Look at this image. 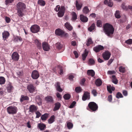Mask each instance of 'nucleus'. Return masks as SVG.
I'll list each match as a JSON object with an SVG mask.
<instances>
[{"label": "nucleus", "instance_id": "obj_13", "mask_svg": "<svg viewBox=\"0 0 132 132\" xmlns=\"http://www.w3.org/2000/svg\"><path fill=\"white\" fill-rule=\"evenodd\" d=\"M12 57L14 61H17L19 59V56L16 52H14L12 54Z\"/></svg>", "mask_w": 132, "mask_h": 132}, {"label": "nucleus", "instance_id": "obj_31", "mask_svg": "<svg viewBox=\"0 0 132 132\" xmlns=\"http://www.w3.org/2000/svg\"><path fill=\"white\" fill-rule=\"evenodd\" d=\"M87 73L88 74L91 75L92 77H93L95 75V72L93 70H88Z\"/></svg>", "mask_w": 132, "mask_h": 132}, {"label": "nucleus", "instance_id": "obj_45", "mask_svg": "<svg viewBox=\"0 0 132 132\" xmlns=\"http://www.w3.org/2000/svg\"><path fill=\"white\" fill-rule=\"evenodd\" d=\"M93 43V42L92 39L91 38H89L88 39L86 45L87 46H89L90 44H92Z\"/></svg>", "mask_w": 132, "mask_h": 132}, {"label": "nucleus", "instance_id": "obj_18", "mask_svg": "<svg viewBox=\"0 0 132 132\" xmlns=\"http://www.w3.org/2000/svg\"><path fill=\"white\" fill-rule=\"evenodd\" d=\"M10 34L9 32L7 31H4L2 33V37L4 40L7 38L9 36Z\"/></svg>", "mask_w": 132, "mask_h": 132}, {"label": "nucleus", "instance_id": "obj_22", "mask_svg": "<svg viewBox=\"0 0 132 132\" xmlns=\"http://www.w3.org/2000/svg\"><path fill=\"white\" fill-rule=\"evenodd\" d=\"M107 89L108 91L110 94H111L112 93V91H114L115 89V88L114 87H111V85L107 86Z\"/></svg>", "mask_w": 132, "mask_h": 132}, {"label": "nucleus", "instance_id": "obj_36", "mask_svg": "<svg viewBox=\"0 0 132 132\" xmlns=\"http://www.w3.org/2000/svg\"><path fill=\"white\" fill-rule=\"evenodd\" d=\"M48 114L47 113H45L42 116L41 118L42 120H46L48 118Z\"/></svg>", "mask_w": 132, "mask_h": 132}, {"label": "nucleus", "instance_id": "obj_61", "mask_svg": "<svg viewBox=\"0 0 132 132\" xmlns=\"http://www.w3.org/2000/svg\"><path fill=\"white\" fill-rule=\"evenodd\" d=\"M13 1V0H6V4L7 5L8 4L12 3Z\"/></svg>", "mask_w": 132, "mask_h": 132}, {"label": "nucleus", "instance_id": "obj_64", "mask_svg": "<svg viewBox=\"0 0 132 132\" xmlns=\"http://www.w3.org/2000/svg\"><path fill=\"white\" fill-rule=\"evenodd\" d=\"M56 95L57 97L60 99H61L62 97L61 95H60L59 93H57L56 94Z\"/></svg>", "mask_w": 132, "mask_h": 132}, {"label": "nucleus", "instance_id": "obj_33", "mask_svg": "<svg viewBox=\"0 0 132 132\" xmlns=\"http://www.w3.org/2000/svg\"><path fill=\"white\" fill-rule=\"evenodd\" d=\"M88 54V52L86 51V50H85V52L82 54V58L83 61L85 60V59L86 58L87 55Z\"/></svg>", "mask_w": 132, "mask_h": 132}, {"label": "nucleus", "instance_id": "obj_1", "mask_svg": "<svg viewBox=\"0 0 132 132\" xmlns=\"http://www.w3.org/2000/svg\"><path fill=\"white\" fill-rule=\"evenodd\" d=\"M103 28L105 34L111 37L114 31V29L113 26L110 24L106 23L103 26Z\"/></svg>", "mask_w": 132, "mask_h": 132}, {"label": "nucleus", "instance_id": "obj_24", "mask_svg": "<svg viewBox=\"0 0 132 132\" xmlns=\"http://www.w3.org/2000/svg\"><path fill=\"white\" fill-rule=\"evenodd\" d=\"M76 5L78 10H79L81 8L82 4L80 2H78L77 1H76Z\"/></svg>", "mask_w": 132, "mask_h": 132}, {"label": "nucleus", "instance_id": "obj_41", "mask_svg": "<svg viewBox=\"0 0 132 132\" xmlns=\"http://www.w3.org/2000/svg\"><path fill=\"white\" fill-rule=\"evenodd\" d=\"M38 4L40 5L44 6L45 4V2L42 0H39L38 2Z\"/></svg>", "mask_w": 132, "mask_h": 132}, {"label": "nucleus", "instance_id": "obj_47", "mask_svg": "<svg viewBox=\"0 0 132 132\" xmlns=\"http://www.w3.org/2000/svg\"><path fill=\"white\" fill-rule=\"evenodd\" d=\"M125 43L129 44L130 45L132 44V39H130L126 41Z\"/></svg>", "mask_w": 132, "mask_h": 132}, {"label": "nucleus", "instance_id": "obj_38", "mask_svg": "<svg viewBox=\"0 0 132 132\" xmlns=\"http://www.w3.org/2000/svg\"><path fill=\"white\" fill-rule=\"evenodd\" d=\"M67 126L68 128L70 129L72 128L73 127V125L72 123L70 122H67Z\"/></svg>", "mask_w": 132, "mask_h": 132}, {"label": "nucleus", "instance_id": "obj_43", "mask_svg": "<svg viewBox=\"0 0 132 132\" xmlns=\"http://www.w3.org/2000/svg\"><path fill=\"white\" fill-rule=\"evenodd\" d=\"M115 16L116 18H119L120 17L119 11H116L115 14Z\"/></svg>", "mask_w": 132, "mask_h": 132}, {"label": "nucleus", "instance_id": "obj_6", "mask_svg": "<svg viewBox=\"0 0 132 132\" xmlns=\"http://www.w3.org/2000/svg\"><path fill=\"white\" fill-rule=\"evenodd\" d=\"M55 33L56 35L58 36L63 35L66 37L68 36V34L65 33L63 31L60 29H57L55 30Z\"/></svg>", "mask_w": 132, "mask_h": 132}, {"label": "nucleus", "instance_id": "obj_58", "mask_svg": "<svg viewBox=\"0 0 132 132\" xmlns=\"http://www.w3.org/2000/svg\"><path fill=\"white\" fill-rule=\"evenodd\" d=\"M86 80L85 78H83L81 79L80 82V84L82 85H84L85 82Z\"/></svg>", "mask_w": 132, "mask_h": 132}, {"label": "nucleus", "instance_id": "obj_50", "mask_svg": "<svg viewBox=\"0 0 132 132\" xmlns=\"http://www.w3.org/2000/svg\"><path fill=\"white\" fill-rule=\"evenodd\" d=\"M94 61L92 59H90L89 61V63L90 65H92L94 64Z\"/></svg>", "mask_w": 132, "mask_h": 132}, {"label": "nucleus", "instance_id": "obj_16", "mask_svg": "<svg viewBox=\"0 0 132 132\" xmlns=\"http://www.w3.org/2000/svg\"><path fill=\"white\" fill-rule=\"evenodd\" d=\"M55 86L57 91L59 92H62L63 91L62 89L60 87V82H57L55 84Z\"/></svg>", "mask_w": 132, "mask_h": 132}, {"label": "nucleus", "instance_id": "obj_54", "mask_svg": "<svg viewBox=\"0 0 132 132\" xmlns=\"http://www.w3.org/2000/svg\"><path fill=\"white\" fill-rule=\"evenodd\" d=\"M15 40L16 41H21L22 39L20 37H16L15 39Z\"/></svg>", "mask_w": 132, "mask_h": 132}, {"label": "nucleus", "instance_id": "obj_57", "mask_svg": "<svg viewBox=\"0 0 132 132\" xmlns=\"http://www.w3.org/2000/svg\"><path fill=\"white\" fill-rule=\"evenodd\" d=\"M74 77L71 74L69 75L68 78L70 80H72Z\"/></svg>", "mask_w": 132, "mask_h": 132}, {"label": "nucleus", "instance_id": "obj_2", "mask_svg": "<svg viewBox=\"0 0 132 132\" xmlns=\"http://www.w3.org/2000/svg\"><path fill=\"white\" fill-rule=\"evenodd\" d=\"M17 14L20 17H22L23 15V10L26 8L25 4L22 2H19L17 5Z\"/></svg>", "mask_w": 132, "mask_h": 132}, {"label": "nucleus", "instance_id": "obj_9", "mask_svg": "<svg viewBox=\"0 0 132 132\" xmlns=\"http://www.w3.org/2000/svg\"><path fill=\"white\" fill-rule=\"evenodd\" d=\"M39 76V74L37 70H34L32 71L31 74V77L33 79H37L38 78Z\"/></svg>", "mask_w": 132, "mask_h": 132}, {"label": "nucleus", "instance_id": "obj_37", "mask_svg": "<svg viewBox=\"0 0 132 132\" xmlns=\"http://www.w3.org/2000/svg\"><path fill=\"white\" fill-rule=\"evenodd\" d=\"M95 27V25L94 23H93L92 24L91 26L88 28V30L90 32H91L94 29Z\"/></svg>", "mask_w": 132, "mask_h": 132}, {"label": "nucleus", "instance_id": "obj_14", "mask_svg": "<svg viewBox=\"0 0 132 132\" xmlns=\"http://www.w3.org/2000/svg\"><path fill=\"white\" fill-rule=\"evenodd\" d=\"M104 49V47L101 45H98L93 48V50L96 52H98L100 51L103 50Z\"/></svg>", "mask_w": 132, "mask_h": 132}, {"label": "nucleus", "instance_id": "obj_26", "mask_svg": "<svg viewBox=\"0 0 132 132\" xmlns=\"http://www.w3.org/2000/svg\"><path fill=\"white\" fill-rule=\"evenodd\" d=\"M95 83L97 86H100L102 85V81L100 79H97L96 80Z\"/></svg>", "mask_w": 132, "mask_h": 132}, {"label": "nucleus", "instance_id": "obj_34", "mask_svg": "<svg viewBox=\"0 0 132 132\" xmlns=\"http://www.w3.org/2000/svg\"><path fill=\"white\" fill-rule=\"evenodd\" d=\"M82 11L85 14H87L88 13L89 11L87 6H85L83 9Z\"/></svg>", "mask_w": 132, "mask_h": 132}, {"label": "nucleus", "instance_id": "obj_12", "mask_svg": "<svg viewBox=\"0 0 132 132\" xmlns=\"http://www.w3.org/2000/svg\"><path fill=\"white\" fill-rule=\"evenodd\" d=\"M65 8L64 6H61L60 8V10L58 13V15L59 17L63 16L64 14Z\"/></svg>", "mask_w": 132, "mask_h": 132}, {"label": "nucleus", "instance_id": "obj_60", "mask_svg": "<svg viewBox=\"0 0 132 132\" xmlns=\"http://www.w3.org/2000/svg\"><path fill=\"white\" fill-rule=\"evenodd\" d=\"M108 4L109 6L111 7L112 6L113 3L111 0H109Z\"/></svg>", "mask_w": 132, "mask_h": 132}, {"label": "nucleus", "instance_id": "obj_20", "mask_svg": "<svg viewBox=\"0 0 132 132\" xmlns=\"http://www.w3.org/2000/svg\"><path fill=\"white\" fill-rule=\"evenodd\" d=\"M29 99V97L27 96L22 95L21 96L20 101L21 102L24 101H28Z\"/></svg>", "mask_w": 132, "mask_h": 132}, {"label": "nucleus", "instance_id": "obj_21", "mask_svg": "<svg viewBox=\"0 0 132 132\" xmlns=\"http://www.w3.org/2000/svg\"><path fill=\"white\" fill-rule=\"evenodd\" d=\"M45 100L48 102L53 103L54 102L53 98L51 96H48L46 97Z\"/></svg>", "mask_w": 132, "mask_h": 132}, {"label": "nucleus", "instance_id": "obj_51", "mask_svg": "<svg viewBox=\"0 0 132 132\" xmlns=\"http://www.w3.org/2000/svg\"><path fill=\"white\" fill-rule=\"evenodd\" d=\"M92 94H93V95L94 96H97V92L96 90L95 89H93L92 90Z\"/></svg>", "mask_w": 132, "mask_h": 132}, {"label": "nucleus", "instance_id": "obj_23", "mask_svg": "<svg viewBox=\"0 0 132 132\" xmlns=\"http://www.w3.org/2000/svg\"><path fill=\"white\" fill-rule=\"evenodd\" d=\"M80 20L81 21L84 22H86L88 21V19L86 16L81 14L80 15Z\"/></svg>", "mask_w": 132, "mask_h": 132}, {"label": "nucleus", "instance_id": "obj_49", "mask_svg": "<svg viewBox=\"0 0 132 132\" xmlns=\"http://www.w3.org/2000/svg\"><path fill=\"white\" fill-rule=\"evenodd\" d=\"M97 25L98 27H101L102 26L101 21L100 20H98L97 22Z\"/></svg>", "mask_w": 132, "mask_h": 132}, {"label": "nucleus", "instance_id": "obj_29", "mask_svg": "<svg viewBox=\"0 0 132 132\" xmlns=\"http://www.w3.org/2000/svg\"><path fill=\"white\" fill-rule=\"evenodd\" d=\"M112 81L114 84H116L118 83V80L115 75H113L112 76Z\"/></svg>", "mask_w": 132, "mask_h": 132}, {"label": "nucleus", "instance_id": "obj_56", "mask_svg": "<svg viewBox=\"0 0 132 132\" xmlns=\"http://www.w3.org/2000/svg\"><path fill=\"white\" fill-rule=\"evenodd\" d=\"M60 7L59 5H57L55 8L54 9V10L56 12H58L59 10H60Z\"/></svg>", "mask_w": 132, "mask_h": 132}, {"label": "nucleus", "instance_id": "obj_25", "mask_svg": "<svg viewBox=\"0 0 132 132\" xmlns=\"http://www.w3.org/2000/svg\"><path fill=\"white\" fill-rule=\"evenodd\" d=\"M38 127L39 129L41 130H44L46 128L45 125L43 123H39L38 124Z\"/></svg>", "mask_w": 132, "mask_h": 132}, {"label": "nucleus", "instance_id": "obj_32", "mask_svg": "<svg viewBox=\"0 0 132 132\" xmlns=\"http://www.w3.org/2000/svg\"><path fill=\"white\" fill-rule=\"evenodd\" d=\"M63 97L65 100H68L70 98L71 96L69 94L67 93L64 94Z\"/></svg>", "mask_w": 132, "mask_h": 132}, {"label": "nucleus", "instance_id": "obj_28", "mask_svg": "<svg viewBox=\"0 0 132 132\" xmlns=\"http://www.w3.org/2000/svg\"><path fill=\"white\" fill-rule=\"evenodd\" d=\"M55 118L54 115L52 116L48 120V123L49 124H51L54 121V119Z\"/></svg>", "mask_w": 132, "mask_h": 132}, {"label": "nucleus", "instance_id": "obj_17", "mask_svg": "<svg viewBox=\"0 0 132 132\" xmlns=\"http://www.w3.org/2000/svg\"><path fill=\"white\" fill-rule=\"evenodd\" d=\"M37 107L34 105H31L29 107V112L32 113L37 110Z\"/></svg>", "mask_w": 132, "mask_h": 132}, {"label": "nucleus", "instance_id": "obj_5", "mask_svg": "<svg viewBox=\"0 0 132 132\" xmlns=\"http://www.w3.org/2000/svg\"><path fill=\"white\" fill-rule=\"evenodd\" d=\"M39 27L38 25L35 24L32 25L30 27V30L34 33H37L40 30Z\"/></svg>", "mask_w": 132, "mask_h": 132}, {"label": "nucleus", "instance_id": "obj_8", "mask_svg": "<svg viewBox=\"0 0 132 132\" xmlns=\"http://www.w3.org/2000/svg\"><path fill=\"white\" fill-rule=\"evenodd\" d=\"M111 54L108 51H105L102 54V56L103 59L105 60H108L110 58Z\"/></svg>", "mask_w": 132, "mask_h": 132}, {"label": "nucleus", "instance_id": "obj_30", "mask_svg": "<svg viewBox=\"0 0 132 132\" xmlns=\"http://www.w3.org/2000/svg\"><path fill=\"white\" fill-rule=\"evenodd\" d=\"M5 78L3 77H0V84H4L5 82Z\"/></svg>", "mask_w": 132, "mask_h": 132}, {"label": "nucleus", "instance_id": "obj_48", "mask_svg": "<svg viewBox=\"0 0 132 132\" xmlns=\"http://www.w3.org/2000/svg\"><path fill=\"white\" fill-rule=\"evenodd\" d=\"M76 104V102L75 101L73 102L69 106V108H73Z\"/></svg>", "mask_w": 132, "mask_h": 132}, {"label": "nucleus", "instance_id": "obj_46", "mask_svg": "<svg viewBox=\"0 0 132 132\" xmlns=\"http://www.w3.org/2000/svg\"><path fill=\"white\" fill-rule=\"evenodd\" d=\"M119 71L121 72L124 73L125 71V69L123 67H120L119 68Z\"/></svg>", "mask_w": 132, "mask_h": 132}, {"label": "nucleus", "instance_id": "obj_59", "mask_svg": "<svg viewBox=\"0 0 132 132\" xmlns=\"http://www.w3.org/2000/svg\"><path fill=\"white\" fill-rule=\"evenodd\" d=\"M121 7L124 10H127V8L125 5V4L124 3H123L121 5Z\"/></svg>", "mask_w": 132, "mask_h": 132}, {"label": "nucleus", "instance_id": "obj_42", "mask_svg": "<svg viewBox=\"0 0 132 132\" xmlns=\"http://www.w3.org/2000/svg\"><path fill=\"white\" fill-rule=\"evenodd\" d=\"M116 97L118 99L120 98L123 97V96L122 94L118 92L116 95Z\"/></svg>", "mask_w": 132, "mask_h": 132}, {"label": "nucleus", "instance_id": "obj_44", "mask_svg": "<svg viewBox=\"0 0 132 132\" xmlns=\"http://www.w3.org/2000/svg\"><path fill=\"white\" fill-rule=\"evenodd\" d=\"M82 89L80 87H77L75 89V91L77 93H79L81 91Z\"/></svg>", "mask_w": 132, "mask_h": 132}, {"label": "nucleus", "instance_id": "obj_62", "mask_svg": "<svg viewBox=\"0 0 132 132\" xmlns=\"http://www.w3.org/2000/svg\"><path fill=\"white\" fill-rule=\"evenodd\" d=\"M115 72L114 71H109L108 72V74L110 75L115 74Z\"/></svg>", "mask_w": 132, "mask_h": 132}, {"label": "nucleus", "instance_id": "obj_40", "mask_svg": "<svg viewBox=\"0 0 132 132\" xmlns=\"http://www.w3.org/2000/svg\"><path fill=\"white\" fill-rule=\"evenodd\" d=\"M72 20H76L77 19V15L76 13L74 12H73L72 13Z\"/></svg>", "mask_w": 132, "mask_h": 132}, {"label": "nucleus", "instance_id": "obj_19", "mask_svg": "<svg viewBox=\"0 0 132 132\" xmlns=\"http://www.w3.org/2000/svg\"><path fill=\"white\" fill-rule=\"evenodd\" d=\"M55 107L53 109V111H54L58 110L60 108L61 105L59 102H57L55 104Z\"/></svg>", "mask_w": 132, "mask_h": 132}, {"label": "nucleus", "instance_id": "obj_11", "mask_svg": "<svg viewBox=\"0 0 132 132\" xmlns=\"http://www.w3.org/2000/svg\"><path fill=\"white\" fill-rule=\"evenodd\" d=\"M90 98V93L87 92H85L82 97V100L83 101H85L87 99L89 100Z\"/></svg>", "mask_w": 132, "mask_h": 132}, {"label": "nucleus", "instance_id": "obj_4", "mask_svg": "<svg viewBox=\"0 0 132 132\" xmlns=\"http://www.w3.org/2000/svg\"><path fill=\"white\" fill-rule=\"evenodd\" d=\"M18 110L17 108L14 106H10L7 108V112L9 114H16Z\"/></svg>", "mask_w": 132, "mask_h": 132}, {"label": "nucleus", "instance_id": "obj_39", "mask_svg": "<svg viewBox=\"0 0 132 132\" xmlns=\"http://www.w3.org/2000/svg\"><path fill=\"white\" fill-rule=\"evenodd\" d=\"M35 43L37 45V46L39 48H40L41 47V45L40 42L37 40H36L35 41Z\"/></svg>", "mask_w": 132, "mask_h": 132}, {"label": "nucleus", "instance_id": "obj_35", "mask_svg": "<svg viewBox=\"0 0 132 132\" xmlns=\"http://www.w3.org/2000/svg\"><path fill=\"white\" fill-rule=\"evenodd\" d=\"M13 86L10 85H9L7 87V90L8 92L10 93L11 92L13 89Z\"/></svg>", "mask_w": 132, "mask_h": 132}, {"label": "nucleus", "instance_id": "obj_7", "mask_svg": "<svg viewBox=\"0 0 132 132\" xmlns=\"http://www.w3.org/2000/svg\"><path fill=\"white\" fill-rule=\"evenodd\" d=\"M27 89L30 93H32L35 91L36 88L33 84H30L27 85Z\"/></svg>", "mask_w": 132, "mask_h": 132}, {"label": "nucleus", "instance_id": "obj_3", "mask_svg": "<svg viewBox=\"0 0 132 132\" xmlns=\"http://www.w3.org/2000/svg\"><path fill=\"white\" fill-rule=\"evenodd\" d=\"M88 108H87V109L91 111L95 112L96 111L98 108V106L97 104L94 102H89L88 105Z\"/></svg>", "mask_w": 132, "mask_h": 132}, {"label": "nucleus", "instance_id": "obj_55", "mask_svg": "<svg viewBox=\"0 0 132 132\" xmlns=\"http://www.w3.org/2000/svg\"><path fill=\"white\" fill-rule=\"evenodd\" d=\"M112 96L111 95H109L108 97V101L110 102H111L112 100Z\"/></svg>", "mask_w": 132, "mask_h": 132}, {"label": "nucleus", "instance_id": "obj_53", "mask_svg": "<svg viewBox=\"0 0 132 132\" xmlns=\"http://www.w3.org/2000/svg\"><path fill=\"white\" fill-rule=\"evenodd\" d=\"M36 118H38L41 116V113L38 111H37L36 112Z\"/></svg>", "mask_w": 132, "mask_h": 132}, {"label": "nucleus", "instance_id": "obj_52", "mask_svg": "<svg viewBox=\"0 0 132 132\" xmlns=\"http://www.w3.org/2000/svg\"><path fill=\"white\" fill-rule=\"evenodd\" d=\"M56 46L57 48L59 49H61L62 46V45L60 43H57L56 44Z\"/></svg>", "mask_w": 132, "mask_h": 132}, {"label": "nucleus", "instance_id": "obj_63", "mask_svg": "<svg viewBox=\"0 0 132 132\" xmlns=\"http://www.w3.org/2000/svg\"><path fill=\"white\" fill-rule=\"evenodd\" d=\"M73 53L75 56L76 57L78 58V54L77 52L76 51H74L73 52Z\"/></svg>", "mask_w": 132, "mask_h": 132}, {"label": "nucleus", "instance_id": "obj_15", "mask_svg": "<svg viewBox=\"0 0 132 132\" xmlns=\"http://www.w3.org/2000/svg\"><path fill=\"white\" fill-rule=\"evenodd\" d=\"M36 101L38 105L40 106L42 105V100L40 96L37 95L36 96Z\"/></svg>", "mask_w": 132, "mask_h": 132}, {"label": "nucleus", "instance_id": "obj_10", "mask_svg": "<svg viewBox=\"0 0 132 132\" xmlns=\"http://www.w3.org/2000/svg\"><path fill=\"white\" fill-rule=\"evenodd\" d=\"M43 50L45 51H48L50 49V45L46 42H43L42 44Z\"/></svg>", "mask_w": 132, "mask_h": 132}, {"label": "nucleus", "instance_id": "obj_27", "mask_svg": "<svg viewBox=\"0 0 132 132\" xmlns=\"http://www.w3.org/2000/svg\"><path fill=\"white\" fill-rule=\"evenodd\" d=\"M65 26L66 28L69 30H71L72 29V27L70 24L69 22H67L65 24Z\"/></svg>", "mask_w": 132, "mask_h": 132}]
</instances>
